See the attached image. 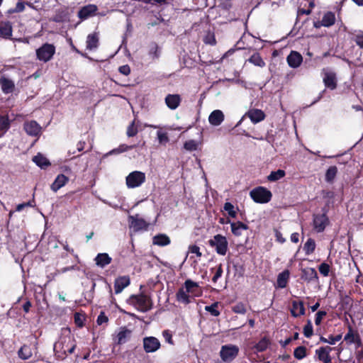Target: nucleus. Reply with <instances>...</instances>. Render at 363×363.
<instances>
[{
  "mask_svg": "<svg viewBox=\"0 0 363 363\" xmlns=\"http://www.w3.org/2000/svg\"><path fill=\"white\" fill-rule=\"evenodd\" d=\"M322 25L324 27H330L335 23V15L332 11L326 12L322 18Z\"/></svg>",
  "mask_w": 363,
  "mask_h": 363,
  "instance_id": "nucleus-34",
  "label": "nucleus"
},
{
  "mask_svg": "<svg viewBox=\"0 0 363 363\" xmlns=\"http://www.w3.org/2000/svg\"><path fill=\"white\" fill-rule=\"evenodd\" d=\"M129 227L133 228L134 232L147 230L150 223L145 219L140 218L139 214L130 215L128 218Z\"/></svg>",
  "mask_w": 363,
  "mask_h": 363,
  "instance_id": "nucleus-8",
  "label": "nucleus"
},
{
  "mask_svg": "<svg viewBox=\"0 0 363 363\" xmlns=\"http://www.w3.org/2000/svg\"><path fill=\"white\" fill-rule=\"evenodd\" d=\"M223 209L228 212V214L231 218H235L237 216V211L235 209L234 206L230 203L226 202L223 206Z\"/></svg>",
  "mask_w": 363,
  "mask_h": 363,
  "instance_id": "nucleus-45",
  "label": "nucleus"
},
{
  "mask_svg": "<svg viewBox=\"0 0 363 363\" xmlns=\"http://www.w3.org/2000/svg\"><path fill=\"white\" fill-rule=\"evenodd\" d=\"M161 344L155 337H145L143 338V349L145 352H155L160 348Z\"/></svg>",
  "mask_w": 363,
  "mask_h": 363,
  "instance_id": "nucleus-11",
  "label": "nucleus"
},
{
  "mask_svg": "<svg viewBox=\"0 0 363 363\" xmlns=\"http://www.w3.org/2000/svg\"><path fill=\"white\" fill-rule=\"evenodd\" d=\"M330 268V265L328 263L323 262L319 265L318 270L323 276L328 277L329 275Z\"/></svg>",
  "mask_w": 363,
  "mask_h": 363,
  "instance_id": "nucleus-52",
  "label": "nucleus"
},
{
  "mask_svg": "<svg viewBox=\"0 0 363 363\" xmlns=\"http://www.w3.org/2000/svg\"><path fill=\"white\" fill-rule=\"evenodd\" d=\"M145 174L140 171L130 172L125 178L126 185L130 189L141 186L145 182Z\"/></svg>",
  "mask_w": 363,
  "mask_h": 363,
  "instance_id": "nucleus-6",
  "label": "nucleus"
},
{
  "mask_svg": "<svg viewBox=\"0 0 363 363\" xmlns=\"http://www.w3.org/2000/svg\"><path fill=\"white\" fill-rule=\"evenodd\" d=\"M98 7L95 4H88L82 6L77 13V16L81 21H84L89 18L96 15Z\"/></svg>",
  "mask_w": 363,
  "mask_h": 363,
  "instance_id": "nucleus-10",
  "label": "nucleus"
},
{
  "mask_svg": "<svg viewBox=\"0 0 363 363\" xmlns=\"http://www.w3.org/2000/svg\"><path fill=\"white\" fill-rule=\"evenodd\" d=\"M342 339L341 335H337L335 336L330 335L328 337V343L330 345H335L337 342Z\"/></svg>",
  "mask_w": 363,
  "mask_h": 363,
  "instance_id": "nucleus-63",
  "label": "nucleus"
},
{
  "mask_svg": "<svg viewBox=\"0 0 363 363\" xmlns=\"http://www.w3.org/2000/svg\"><path fill=\"white\" fill-rule=\"evenodd\" d=\"M68 182V177L63 174H60L57 176L52 184L50 185V189L52 191L57 192L60 188L65 186Z\"/></svg>",
  "mask_w": 363,
  "mask_h": 363,
  "instance_id": "nucleus-22",
  "label": "nucleus"
},
{
  "mask_svg": "<svg viewBox=\"0 0 363 363\" xmlns=\"http://www.w3.org/2000/svg\"><path fill=\"white\" fill-rule=\"evenodd\" d=\"M290 272L289 269H285L279 273L277 279V287L280 289L286 288L289 280Z\"/></svg>",
  "mask_w": 363,
  "mask_h": 363,
  "instance_id": "nucleus-26",
  "label": "nucleus"
},
{
  "mask_svg": "<svg viewBox=\"0 0 363 363\" xmlns=\"http://www.w3.org/2000/svg\"><path fill=\"white\" fill-rule=\"evenodd\" d=\"M150 55L153 57V58H158L160 56V49L158 45L156 43H154L152 48L150 50Z\"/></svg>",
  "mask_w": 363,
  "mask_h": 363,
  "instance_id": "nucleus-57",
  "label": "nucleus"
},
{
  "mask_svg": "<svg viewBox=\"0 0 363 363\" xmlns=\"http://www.w3.org/2000/svg\"><path fill=\"white\" fill-rule=\"evenodd\" d=\"M198 143L194 140H189L184 143V148L188 151H194L197 150Z\"/></svg>",
  "mask_w": 363,
  "mask_h": 363,
  "instance_id": "nucleus-49",
  "label": "nucleus"
},
{
  "mask_svg": "<svg viewBox=\"0 0 363 363\" xmlns=\"http://www.w3.org/2000/svg\"><path fill=\"white\" fill-rule=\"evenodd\" d=\"M274 235L276 238V241H277L278 242H279L281 244H283L284 242H285L286 240L283 237L282 233L277 229H274Z\"/></svg>",
  "mask_w": 363,
  "mask_h": 363,
  "instance_id": "nucleus-62",
  "label": "nucleus"
},
{
  "mask_svg": "<svg viewBox=\"0 0 363 363\" xmlns=\"http://www.w3.org/2000/svg\"><path fill=\"white\" fill-rule=\"evenodd\" d=\"M94 260L97 266L104 268L111 262L112 258L107 253H99Z\"/></svg>",
  "mask_w": 363,
  "mask_h": 363,
  "instance_id": "nucleus-28",
  "label": "nucleus"
},
{
  "mask_svg": "<svg viewBox=\"0 0 363 363\" xmlns=\"http://www.w3.org/2000/svg\"><path fill=\"white\" fill-rule=\"evenodd\" d=\"M249 62L255 66L263 67L265 66V62L260 56L259 53H254L250 58Z\"/></svg>",
  "mask_w": 363,
  "mask_h": 363,
  "instance_id": "nucleus-39",
  "label": "nucleus"
},
{
  "mask_svg": "<svg viewBox=\"0 0 363 363\" xmlns=\"http://www.w3.org/2000/svg\"><path fill=\"white\" fill-rule=\"evenodd\" d=\"M18 355L19 358L23 360L28 359L32 356L30 347L27 345H23L18 350Z\"/></svg>",
  "mask_w": 363,
  "mask_h": 363,
  "instance_id": "nucleus-35",
  "label": "nucleus"
},
{
  "mask_svg": "<svg viewBox=\"0 0 363 363\" xmlns=\"http://www.w3.org/2000/svg\"><path fill=\"white\" fill-rule=\"evenodd\" d=\"M325 87L330 90H334L337 88V77L336 74L333 72H325L323 79Z\"/></svg>",
  "mask_w": 363,
  "mask_h": 363,
  "instance_id": "nucleus-16",
  "label": "nucleus"
},
{
  "mask_svg": "<svg viewBox=\"0 0 363 363\" xmlns=\"http://www.w3.org/2000/svg\"><path fill=\"white\" fill-rule=\"evenodd\" d=\"M165 104L167 106L171 109V110H175L177 108L181 102H182V97L179 94H169L166 96L164 99Z\"/></svg>",
  "mask_w": 363,
  "mask_h": 363,
  "instance_id": "nucleus-18",
  "label": "nucleus"
},
{
  "mask_svg": "<svg viewBox=\"0 0 363 363\" xmlns=\"http://www.w3.org/2000/svg\"><path fill=\"white\" fill-rule=\"evenodd\" d=\"M138 123H139V121H138V123L136 124L135 119H134L130 123V125L127 128V131H126V134H127L128 137H129V138L134 137L137 135V133H138Z\"/></svg>",
  "mask_w": 363,
  "mask_h": 363,
  "instance_id": "nucleus-41",
  "label": "nucleus"
},
{
  "mask_svg": "<svg viewBox=\"0 0 363 363\" xmlns=\"http://www.w3.org/2000/svg\"><path fill=\"white\" fill-rule=\"evenodd\" d=\"M189 251L191 253L196 254L198 257H201L202 256V253L200 251V248L196 245H192L189 247Z\"/></svg>",
  "mask_w": 363,
  "mask_h": 363,
  "instance_id": "nucleus-58",
  "label": "nucleus"
},
{
  "mask_svg": "<svg viewBox=\"0 0 363 363\" xmlns=\"http://www.w3.org/2000/svg\"><path fill=\"white\" fill-rule=\"evenodd\" d=\"M231 231L235 236H240L242 235V230H247L249 226L241 222H232L230 223Z\"/></svg>",
  "mask_w": 363,
  "mask_h": 363,
  "instance_id": "nucleus-30",
  "label": "nucleus"
},
{
  "mask_svg": "<svg viewBox=\"0 0 363 363\" xmlns=\"http://www.w3.org/2000/svg\"><path fill=\"white\" fill-rule=\"evenodd\" d=\"M303 335L306 337L309 338L313 335V325L310 320H307L306 324L303 327Z\"/></svg>",
  "mask_w": 363,
  "mask_h": 363,
  "instance_id": "nucleus-46",
  "label": "nucleus"
},
{
  "mask_svg": "<svg viewBox=\"0 0 363 363\" xmlns=\"http://www.w3.org/2000/svg\"><path fill=\"white\" fill-rule=\"evenodd\" d=\"M76 347L75 340L72 336H62L55 343L53 350L57 359L63 360L68 354L74 352Z\"/></svg>",
  "mask_w": 363,
  "mask_h": 363,
  "instance_id": "nucleus-1",
  "label": "nucleus"
},
{
  "mask_svg": "<svg viewBox=\"0 0 363 363\" xmlns=\"http://www.w3.org/2000/svg\"><path fill=\"white\" fill-rule=\"evenodd\" d=\"M189 292H186L184 287L179 289L176 294V299L178 302L184 304H189L191 303V296L189 295Z\"/></svg>",
  "mask_w": 363,
  "mask_h": 363,
  "instance_id": "nucleus-29",
  "label": "nucleus"
},
{
  "mask_svg": "<svg viewBox=\"0 0 363 363\" xmlns=\"http://www.w3.org/2000/svg\"><path fill=\"white\" fill-rule=\"evenodd\" d=\"M239 352V347L234 345H226L221 347L220 355L225 362H230L234 359Z\"/></svg>",
  "mask_w": 363,
  "mask_h": 363,
  "instance_id": "nucleus-9",
  "label": "nucleus"
},
{
  "mask_svg": "<svg viewBox=\"0 0 363 363\" xmlns=\"http://www.w3.org/2000/svg\"><path fill=\"white\" fill-rule=\"evenodd\" d=\"M162 335L164 337V338L165 339V340L171 344V345H174V342H173V340H172V335L171 333V332L168 330H165L162 332Z\"/></svg>",
  "mask_w": 363,
  "mask_h": 363,
  "instance_id": "nucleus-60",
  "label": "nucleus"
},
{
  "mask_svg": "<svg viewBox=\"0 0 363 363\" xmlns=\"http://www.w3.org/2000/svg\"><path fill=\"white\" fill-rule=\"evenodd\" d=\"M11 125L8 115L0 116V130L6 131Z\"/></svg>",
  "mask_w": 363,
  "mask_h": 363,
  "instance_id": "nucleus-43",
  "label": "nucleus"
},
{
  "mask_svg": "<svg viewBox=\"0 0 363 363\" xmlns=\"http://www.w3.org/2000/svg\"><path fill=\"white\" fill-rule=\"evenodd\" d=\"M211 270L213 272L214 270H216V272L212 278V281L213 283H216L218 279L221 277L222 274H223V267H222V264H220L217 266L216 269H214V268H211Z\"/></svg>",
  "mask_w": 363,
  "mask_h": 363,
  "instance_id": "nucleus-51",
  "label": "nucleus"
},
{
  "mask_svg": "<svg viewBox=\"0 0 363 363\" xmlns=\"http://www.w3.org/2000/svg\"><path fill=\"white\" fill-rule=\"evenodd\" d=\"M127 303L143 313L150 311L153 306L151 297L143 292L137 295L133 294L130 296L127 300Z\"/></svg>",
  "mask_w": 363,
  "mask_h": 363,
  "instance_id": "nucleus-2",
  "label": "nucleus"
},
{
  "mask_svg": "<svg viewBox=\"0 0 363 363\" xmlns=\"http://www.w3.org/2000/svg\"><path fill=\"white\" fill-rule=\"evenodd\" d=\"M251 199L257 203H267L272 198V192L266 187L259 186L250 191Z\"/></svg>",
  "mask_w": 363,
  "mask_h": 363,
  "instance_id": "nucleus-3",
  "label": "nucleus"
},
{
  "mask_svg": "<svg viewBox=\"0 0 363 363\" xmlns=\"http://www.w3.org/2000/svg\"><path fill=\"white\" fill-rule=\"evenodd\" d=\"M344 340L350 343H353L354 342V336L351 327H349V331L345 335Z\"/></svg>",
  "mask_w": 363,
  "mask_h": 363,
  "instance_id": "nucleus-59",
  "label": "nucleus"
},
{
  "mask_svg": "<svg viewBox=\"0 0 363 363\" xmlns=\"http://www.w3.org/2000/svg\"><path fill=\"white\" fill-rule=\"evenodd\" d=\"M74 323L79 328L84 326L83 320L81 318L80 315L77 313L74 314Z\"/></svg>",
  "mask_w": 363,
  "mask_h": 363,
  "instance_id": "nucleus-64",
  "label": "nucleus"
},
{
  "mask_svg": "<svg viewBox=\"0 0 363 363\" xmlns=\"http://www.w3.org/2000/svg\"><path fill=\"white\" fill-rule=\"evenodd\" d=\"M183 287L186 290V292L194 293V288H198L199 284L191 279H186Z\"/></svg>",
  "mask_w": 363,
  "mask_h": 363,
  "instance_id": "nucleus-44",
  "label": "nucleus"
},
{
  "mask_svg": "<svg viewBox=\"0 0 363 363\" xmlns=\"http://www.w3.org/2000/svg\"><path fill=\"white\" fill-rule=\"evenodd\" d=\"M315 242L313 238H308L303 245V250L306 255H309L314 252L315 250Z\"/></svg>",
  "mask_w": 363,
  "mask_h": 363,
  "instance_id": "nucleus-37",
  "label": "nucleus"
},
{
  "mask_svg": "<svg viewBox=\"0 0 363 363\" xmlns=\"http://www.w3.org/2000/svg\"><path fill=\"white\" fill-rule=\"evenodd\" d=\"M157 135L159 143L162 145H166L169 140L167 133H163L159 130L157 133Z\"/></svg>",
  "mask_w": 363,
  "mask_h": 363,
  "instance_id": "nucleus-53",
  "label": "nucleus"
},
{
  "mask_svg": "<svg viewBox=\"0 0 363 363\" xmlns=\"http://www.w3.org/2000/svg\"><path fill=\"white\" fill-rule=\"evenodd\" d=\"M245 116H247L253 123H257L264 120L266 115L263 111L257 108L250 109Z\"/></svg>",
  "mask_w": 363,
  "mask_h": 363,
  "instance_id": "nucleus-17",
  "label": "nucleus"
},
{
  "mask_svg": "<svg viewBox=\"0 0 363 363\" xmlns=\"http://www.w3.org/2000/svg\"><path fill=\"white\" fill-rule=\"evenodd\" d=\"M118 71L121 74L128 76L130 73V67L128 65H122L119 67Z\"/></svg>",
  "mask_w": 363,
  "mask_h": 363,
  "instance_id": "nucleus-61",
  "label": "nucleus"
},
{
  "mask_svg": "<svg viewBox=\"0 0 363 363\" xmlns=\"http://www.w3.org/2000/svg\"><path fill=\"white\" fill-rule=\"evenodd\" d=\"M291 314L292 316L297 318L305 314V307L302 301H293L291 308Z\"/></svg>",
  "mask_w": 363,
  "mask_h": 363,
  "instance_id": "nucleus-24",
  "label": "nucleus"
},
{
  "mask_svg": "<svg viewBox=\"0 0 363 363\" xmlns=\"http://www.w3.org/2000/svg\"><path fill=\"white\" fill-rule=\"evenodd\" d=\"M33 162L41 169H46L51 165L50 161L41 153H38L33 157Z\"/></svg>",
  "mask_w": 363,
  "mask_h": 363,
  "instance_id": "nucleus-31",
  "label": "nucleus"
},
{
  "mask_svg": "<svg viewBox=\"0 0 363 363\" xmlns=\"http://www.w3.org/2000/svg\"><path fill=\"white\" fill-rule=\"evenodd\" d=\"M12 26L9 21L0 22V36L5 39H10L12 36Z\"/></svg>",
  "mask_w": 363,
  "mask_h": 363,
  "instance_id": "nucleus-27",
  "label": "nucleus"
},
{
  "mask_svg": "<svg viewBox=\"0 0 363 363\" xmlns=\"http://www.w3.org/2000/svg\"><path fill=\"white\" fill-rule=\"evenodd\" d=\"M25 9V2L23 1H18L16 4L14 9H11L9 10V13H21Z\"/></svg>",
  "mask_w": 363,
  "mask_h": 363,
  "instance_id": "nucleus-54",
  "label": "nucleus"
},
{
  "mask_svg": "<svg viewBox=\"0 0 363 363\" xmlns=\"http://www.w3.org/2000/svg\"><path fill=\"white\" fill-rule=\"evenodd\" d=\"M352 40L357 46L363 49V31L359 30L357 33L354 34L352 37Z\"/></svg>",
  "mask_w": 363,
  "mask_h": 363,
  "instance_id": "nucleus-48",
  "label": "nucleus"
},
{
  "mask_svg": "<svg viewBox=\"0 0 363 363\" xmlns=\"http://www.w3.org/2000/svg\"><path fill=\"white\" fill-rule=\"evenodd\" d=\"M330 224L329 218L326 212L323 213L313 214V227L316 233H322L325 228Z\"/></svg>",
  "mask_w": 363,
  "mask_h": 363,
  "instance_id": "nucleus-7",
  "label": "nucleus"
},
{
  "mask_svg": "<svg viewBox=\"0 0 363 363\" xmlns=\"http://www.w3.org/2000/svg\"><path fill=\"white\" fill-rule=\"evenodd\" d=\"M331 351L332 348L329 346L321 347L315 350V354L318 356V359L323 363H330V352Z\"/></svg>",
  "mask_w": 363,
  "mask_h": 363,
  "instance_id": "nucleus-19",
  "label": "nucleus"
},
{
  "mask_svg": "<svg viewBox=\"0 0 363 363\" xmlns=\"http://www.w3.org/2000/svg\"><path fill=\"white\" fill-rule=\"evenodd\" d=\"M337 173V168L336 166H330L325 173V181L328 183H332L335 178Z\"/></svg>",
  "mask_w": 363,
  "mask_h": 363,
  "instance_id": "nucleus-40",
  "label": "nucleus"
},
{
  "mask_svg": "<svg viewBox=\"0 0 363 363\" xmlns=\"http://www.w3.org/2000/svg\"><path fill=\"white\" fill-rule=\"evenodd\" d=\"M170 242V238L165 234H158L153 238V244L158 246L168 245Z\"/></svg>",
  "mask_w": 363,
  "mask_h": 363,
  "instance_id": "nucleus-32",
  "label": "nucleus"
},
{
  "mask_svg": "<svg viewBox=\"0 0 363 363\" xmlns=\"http://www.w3.org/2000/svg\"><path fill=\"white\" fill-rule=\"evenodd\" d=\"M327 312L325 311H319L316 313L315 317V324L319 325L321 323L323 318L326 316Z\"/></svg>",
  "mask_w": 363,
  "mask_h": 363,
  "instance_id": "nucleus-55",
  "label": "nucleus"
},
{
  "mask_svg": "<svg viewBox=\"0 0 363 363\" xmlns=\"http://www.w3.org/2000/svg\"><path fill=\"white\" fill-rule=\"evenodd\" d=\"M286 175V172L283 169H278L277 171H272L271 173L267 176V180L271 182H277L283 177H284Z\"/></svg>",
  "mask_w": 363,
  "mask_h": 363,
  "instance_id": "nucleus-36",
  "label": "nucleus"
},
{
  "mask_svg": "<svg viewBox=\"0 0 363 363\" xmlns=\"http://www.w3.org/2000/svg\"><path fill=\"white\" fill-rule=\"evenodd\" d=\"M271 345V340L270 339L264 336L254 346V348L257 350L258 352H262L265 351L268 347Z\"/></svg>",
  "mask_w": 363,
  "mask_h": 363,
  "instance_id": "nucleus-33",
  "label": "nucleus"
},
{
  "mask_svg": "<svg viewBox=\"0 0 363 363\" xmlns=\"http://www.w3.org/2000/svg\"><path fill=\"white\" fill-rule=\"evenodd\" d=\"M132 335V330L127 328L126 327L120 328L119 332L116 336L113 337L114 343L118 345L125 344L128 341Z\"/></svg>",
  "mask_w": 363,
  "mask_h": 363,
  "instance_id": "nucleus-12",
  "label": "nucleus"
},
{
  "mask_svg": "<svg viewBox=\"0 0 363 363\" xmlns=\"http://www.w3.org/2000/svg\"><path fill=\"white\" fill-rule=\"evenodd\" d=\"M108 321V318L104 311H101L96 319V323L99 325L103 323H106Z\"/></svg>",
  "mask_w": 363,
  "mask_h": 363,
  "instance_id": "nucleus-56",
  "label": "nucleus"
},
{
  "mask_svg": "<svg viewBox=\"0 0 363 363\" xmlns=\"http://www.w3.org/2000/svg\"><path fill=\"white\" fill-rule=\"evenodd\" d=\"M130 284V279L129 276H120L114 281V291L115 294H118L123 291V290Z\"/></svg>",
  "mask_w": 363,
  "mask_h": 363,
  "instance_id": "nucleus-15",
  "label": "nucleus"
},
{
  "mask_svg": "<svg viewBox=\"0 0 363 363\" xmlns=\"http://www.w3.org/2000/svg\"><path fill=\"white\" fill-rule=\"evenodd\" d=\"M301 279L310 283L313 280H318V277L316 270L312 267L301 269Z\"/></svg>",
  "mask_w": 363,
  "mask_h": 363,
  "instance_id": "nucleus-20",
  "label": "nucleus"
},
{
  "mask_svg": "<svg viewBox=\"0 0 363 363\" xmlns=\"http://www.w3.org/2000/svg\"><path fill=\"white\" fill-rule=\"evenodd\" d=\"M55 53V47L53 44L44 43L36 50V57L40 61L47 62L50 61Z\"/></svg>",
  "mask_w": 363,
  "mask_h": 363,
  "instance_id": "nucleus-5",
  "label": "nucleus"
},
{
  "mask_svg": "<svg viewBox=\"0 0 363 363\" xmlns=\"http://www.w3.org/2000/svg\"><path fill=\"white\" fill-rule=\"evenodd\" d=\"M218 305H219V302L216 301L210 306H206L205 311L210 313L211 315L213 316H215V317L219 316L220 314V312L219 310H218Z\"/></svg>",
  "mask_w": 363,
  "mask_h": 363,
  "instance_id": "nucleus-42",
  "label": "nucleus"
},
{
  "mask_svg": "<svg viewBox=\"0 0 363 363\" xmlns=\"http://www.w3.org/2000/svg\"><path fill=\"white\" fill-rule=\"evenodd\" d=\"M286 62L290 67L296 69L303 62V57L298 52L291 50L286 57Z\"/></svg>",
  "mask_w": 363,
  "mask_h": 363,
  "instance_id": "nucleus-14",
  "label": "nucleus"
},
{
  "mask_svg": "<svg viewBox=\"0 0 363 363\" xmlns=\"http://www.w3.org/2000/svg\"><path fill=\"white\" fill-rule=\"evenodd\" d=\"M307 348L305 346H298L294 349V357L298 360L303 359L307 357Z\"/></svg>",
  "mask_w": 363,
  "mask_h": 363,
  "instance_id": "nucleus-38",
  "label": "nucleus"
},
{
  "mask_svg": "<svg viewBox=\"0 0 363 363\" xmlns=\"http://www.w3.org/2000/svg\"><path fill=\"white\" fill-rule=\"evenodd\" d=\"M0 86L4 94H13L16 89L14 82L5 75L0 77Z\"/></svg>",
  "mask_w": 363,
  "mask_h": 363,
  "instance_id": "nucleus-13",
  "label": "nucleus"
},
{
  "mask_svg": "<svg viewBox=\"0 0 363 363\" xmlns=\"http://www.w3.org/2000/svg\"><path fill=\"white\" fill-rule=\"evenodd\" d=\"M23 128L26 133L31 136L38 135L41 130V127L35 121L26 122Z\"/></svg>",
  "mask_w": 363,
  "mask_h": 363,
  "instance_id": "nucleus-21",
  "label": "nucleus"
},
{
  "mask_svg": "<svg viewBox=\"0 0 363 363\" xmlns=\"http://www.w3.org/2000/svg\"><path fill=\"white\" fill-rule=\"evenodd\" d=\"M208 242L211 247L215 248L217 254L223 256L226 255L228 250V242L225 236L217 234L212 239H210Z\"/></svg>",
  "mask_w": 363,
  "mask_h": 363,
  "instance_id": "nucleus-4",
  "label": "nucleus"
},
{
  "mask_svg": "<svg viewBox=\"0 0 363 363\" xmlns=\"http://www.w3.org/2000/svg\"><path fill=\"white\" fill-rule=\"evenodd\" d=\"M232 311L235 313L245 314L247 312L245 304L242 302L238 303L232 307Z\"/></svg>",
  "mask_w": 363,
  "mask_h": 363,
  "instance_id": "nucleus-50",
  "label": "nucleus"
},
{
  "mask_svg": "<svg viewBox=\"0 0 363 363\" xmlns=\"http://www.w3.org/2000/svg\"><path fill=\"white\" fill-rule=\"evenodd\" d=\"M86 44L87 50H96L99 45V33L96 32H94L93 33L89 34L86 37Z\"/></svg>",
  "mask_w": 363,
  "mask_h": 363,
  "instance_id": "nucleus-23",
  "label": "nucleus"
},
{
  "mask_svg": "<svg viewBox=\"0 0 363 363\" xmlns=\"http://www.w3.org/2000/svg\"><path fill=\"white\" fill-rule=\"evenodd\" d=\"M67 15V9H59L57 11L56 14L53 17V21L60 23L63 21L64 17Z\"/></svg>",
  "mask_w": 363,
  "mask_h": 363,
  "instance_id": "nucleus-47",
  "label": "nucleus"
},
{
  "mask_svg": "<svg viewBox=\"0 0 363 363\" xmlns=\"http://www.w3.org/2000/svg\"><path fill=\"white\" fill-rule=\"evenodd\" d=\"M224 120V114L220 110H215L211 112L208 117L210 124L218 126L221 124Z\"/></svg>",
  "mask_w": 363,
  "mask_h": 363,
  "instance_id": "nucleus-25",
  "label": "nucleus"
}]
</instances>
